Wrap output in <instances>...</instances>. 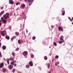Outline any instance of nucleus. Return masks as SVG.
Returning <instances> with one entry per match:
<instances>
[{"mask_svg": "<svg viewBox=\"0 0 73 73\" xmlns=\"http://www.w3.org/2000/svg\"><path fill=\"white\" fill-rule=\"evenodd\" d=\"M18 44H21V42H20V40H18Z\"/></svg>", "mask_w": 73, "mask_h": 73, "instance_id": "2f4dec72", "label": "nucleus"}, {"mask_svg": "<svg viewBox=\"0 0 73 73\" xmlns=\"http://www.w3.org/2000/svg\"><path fill=\"white\" fill-rule=\"evenodd\" d=\"M12 61H13L14 60V58L13 57L12 58Z\"/></svg>", "mask_w": 73, "mask_h": 73, "instance_id": "49530a36", "label": "nucleus"}, {"mask_svg": "<svg viewBox=\"0 0 73 73\" xmlns=\"http://www.w3.org/2000/svg\"><path fill=\"white\" fill-rule=\"evenodd\" d=\"M0 14H2V15L3 14H4V11H1V13H0Z\"/></svg>", "mask_w": 73, "mask_h": 73, "instance_id": "5701e85b", "label": "nucleus"}, {"mask_svg": "<svg viewBox=\"0 0 73 73\" xmlns=\"http://www.w3.org/2000/svg\"><path fill=\"white\" fill-rule=\"evenodd\" d=\"M5 38L7 40H9V36H8L6 35L5 36Z\"/></svg>", "mask_w": 73, "mask_h": 73, "instance_id": "a211bd4d", "label": "nucleus"}, {"mask_svg": "<svg viewBox=\"0 0 73 73\" xmlns=\"http://www.w3.org/2000/svg\"><path fill=\"white\" fill-rule=\"evenodd\" d=\"M50 56H52V54L51 53L50 54Z\"/></svg>", "mask_w": 73, "mask_h": 73, "instance_id": "052dcab7", "label": "nucleus"}, {"mask_svg": "<svg viewBox=\"0 0 73 73\" xmlns=\"http://www.w3.org/2000/svg\"><path fill=\"white\" fill-rule=\"evenodd\" d=\"M16 4L17 5H19V4H20V3H16Z\"/></svg>", "mask_w": 73, "mask_h": 73, "instance_id": "c9c22d12", "label": "nucleus"}, {"mask_svg": "<svg viewBox=\"0 0 73 73\" xmlns=\"http://www.w3.org/2000/svg\"><path fill=\"white\" fill-rule=\"evenodd\" d=\"M33 0H27V2L28 3H29V5L30 6L32 4V3H33Z\"/></svg>", "mask_w": 73, "mask_h": 73, "instance_id": "f257e3e1", "label": "nucleus"}, {"mask_svg": "<svg viewBox=\"0 0 73 73\" xmlns=\"http://www.w3.org/2000/svg\"><path fill=\"white\" fill-rule=\"evenodd\" d=\"M21 7H22L23 8H24L25 7V5L24 4H23L21 5Z\"/></svg>", "mask_w": 73, "mask_h": 73, "instance_id": "2eb2a0df", "label": "nucleus"}, {"mask_svg": "<svg viewBox=\"0 0 73 73\" xmlns=\"http://www.w3.org/2000/svg\"><path fill=\"white\" fill-rule=\"evenodd\" d=\"M6 71V69L5 68L3 70V73H5V71Z\"/></svg>", "mask_w": 73, "mask_h": 73, "instance_id": "a878e982", "label": "nucleus"}, {"mask_svg": "<svg viewBox=\"0 0 73 73\" xmlns=\"http://www.w3.org/2000/svg\"><path fill=\"white\" fill-rule=\"evenodd\" d=\"M14 16H16V14L15 13H14Z\"/></svg>", "mask_w": 73, "mask_h": 73, "instance_id": "69168bd1", "label": "nucleus"}, {"mask_svg": "<svg viewBox=\"0 0 73 73\" xmlns=\"http://www.w3.org/2000/svg\"><path fill=\"white\" fill-rule=\"evenodd\" d=\"M70 45H71V47H72V46H73V44H70Z\"/></svg>", "mask_w": 73, "mask_h": 73, "instance_id": "603ef678", "label": "nucleus"}, {"mask_svg": "<svg viewBox=\"0 0 73 73\" xmlns=\"http://www.w3.org/2000/svg\"><path fill=\"white\" fill-rule=\"evenodd\" d=\"M23 55L25 56H26L28 54V52L27 51H24L23 53Z\"/></svg>", "mask_w": 73, "mask_h": 73, "instance_id": "20e7f679", "label": "nucleus"}, {"mask_svg": "<svg viewBox=\"0 0 73 73\" xmlns=\"http://www.w3.org/2000/svg\"><path fill=\"white\" fill-rule=\"evenodd\" d=\"M26 67L27 69H28V68H29V65H26Z\"/></svg>", "mask_w": 73, "mask_h": 73, "instance_id": "412c9836", "label": "nucleus"}, {"mask_svg": "<svg viewBox=\"0 0 73 73\" xmlns=\"http://www.w3.org/2000/svg\"><path fill=\"white\" fill-rule=\"evenodd\" d=\"M57 62H56L55 64V66H57Z\"/></svg>", "mask_w": 73, "mask_h": 73, "instance_id": "79ce46f5", "label": "nucleus"}, {"mask_svg": "<svg viewBox=\"0 0 73 73\" xmlns=\"http://www.w3.org/2000/svg\"><path fill=\"white\" fill-rule=\"evenodd\" d=\"M62 41H59L58 42V43H59L60 44H62Z\"/></svg>", "mask_w": 73, "mask_h": 73, "instance_id": "c756f323", "label": "nucleus"}, {"mask_svg": "<svg viewBox=\"0 0 73 73\" xmlns=\"http://www.w3.org/2000/svg\"><path fill=\"white\" fill-rule=\"evenodd\" d=\"M5 15H4L3 16V17H1V20H3V19H4V18H5Z\"/></svg>", "mask_w": 73, "mask_h": 73, "instance_id": "ddd939ff", "label": "nucleus"}, {"mask_svg": "<svg viewBox=\"0 0 73 73\" xmlns=\"http://www.w3.org/2000/svg\"><path fill=\"white\" fill-rule=\"evenodd\" d=\"M12 72H13V73H14V72H15V69L13 68L12 70Z\"/></svg>", "mask_w": 73, "mask_h": 73, "instance_id": "bb28decb", "label": "nucleus"}, {"mask_svg": "<svg viewBox=\"0 0 73 73\" xmlns=\"http://www.w3.org/2000/svg\"><path fill=\"white\" fill-rule=\"evenodd\" d=\"M1 35H3V34H4V33H5V31H2L0 33Z\"/></svg>", "mask_w": 73, "mask_h": 73, "instance_id": "f8f14e48", "label": "nucleus"}, {"mask_svg": "<svg viewBox=\"0 0 73 73\" xmlns=\"http://www.w3.org/2000/svg\"><path fill=\"white\" fill-rule=\"evenodd\" d=\"M9 67L10 69H13V67H12V66L11 65H10L9 66Z\"/></svg>", "mask_w": 73, "mask_h": 73, "instance_id": "f3484780", "label": "nucleus"}, {"mask_svg": "<svg viewBox=\"0 0 73 73\" xmlns=\"http://www.w3.org/2000/svg\"><path fill=\"white\" fill-rule=\"evenodd\" d=\"M54 45H55V46H57V43L56 42H54L53 43Z\"/></svg>", "mask_w": 73, "mask_h": 73, "instance_id": "72a5a7b5", "label": "nucleus"}, {"mask_svg": "<svg viewBox=\"0 0 73 73\" xmlns=\"http://www.w3.org/2000/svg\"><path fill=\"white\" fill-rule=\"evenodd\" d=\"M11 54L12 55H13V57H15V52H14V51H13L12 52Z\"/></svg>", "mask_w": 73, "mask_h": 73, "instance_id": "4468645a", "label": "nucleus"}, {"mask_svg": "<svg viewBox=\"0 0 73 73\" xmlns=\"http://www.w3.org/2000/svg\"><path fill=\"white\" fill-rule=\"evenodd\" d=\"M13 65H14V66H16L17 65V64L16 63L13 64Z\"/></svg>", "mask_w": 73, "mask_h": 73, "instance_id": "ea45409f", "label": "nucleus"}, {"mask_svg": "<svg viewBox=\"0 0 73 73\" xmlns=\"http://www.w3.org/2000/svg\"><path fill=\"white\" fill-rule=\"evenodd\" d=\"M9 3L10 4L12 5L14 4V2H13V1L12 0H9Z\"/></svg>", "mask_w": 73, "mask_h": 73, "instance_id": "423d86ee", "label": "nucleus"}, {"mask_svg": "<svg viewBox=\"0 0 73 73\" xmlns=\"http://www.w3.org/2000/svg\"><path fill=\"white\" fill-rule=\"evenodd\" d=\"M4 15H5V16H6V15L7 16H9V15H9V13H6V14H4Z\"/></svg>", "mask_w": 73, "mask_h": 73, "instance_id": "aec40b11", "label": "nucleus"}, {"mask_svg": "<svg viewBox=\"0 0 73 73\" xmlns=\"http://www.w3.org/2000/svg\"><path fill=\"white\" fill-rule=\"evenodd\" d=\"M9 30L11 31V30L12 28H11V26L9 25Z\"/></svg>", "mask_w": 73, "mask_h": 73, "instance_id": "393cba45", "label": "nucleus"}, {"mask_svg": "<svg viewBox=\"0 0 73 73\" xmlns=\"http://www.w3.org/2000/svg\"><path fill=\"white\" fill-rule=\"evenodd\" d=\"M65 11H64L62 13V15H63L64 16V15H65Z\"/></svg>", "mask_w": 73, "mask_h": 73, "instance_id": "b1692460", "label": "nucleus"}, {"mask_svg": "<svg viewBox=\"0 0 73 73\" xmlns=\"http://www.w3.org/2000/svg\"><path fill=\"white\" fill-rule=\"evenodd\" d=\"M24 17H25V20H26V19H27V16H25H25H24Z\"/></svg>", "mask_w": 73, "mask_h": 73, "instance_id": "37998d69", "label": "nucleus"}, {"mask_svg": "<svg viewBox=\"0 0 73 73\" xmlns=\"http://www.w3.org/2000/svg\"><path fill=\"white\" fill-rule=\"evenodd\" d=\"M1 21L2 23H3V24H6V23H7V20H5V19Z\"/></svg>", "mask_w": 73, "mask_h": 73, "instance_id": "39448f33", "label": "nucleus"}, {"mask_svg": "<svg viewBox=\"0 0 73 73\" xmlns=\"http://www.w3.org/2000/svg\"><path fill=\"white\" fill-rule=\"evenodd\" d=\"M60 40V41H62V42H64V36H63L62 35L61 36Z\"/></svg>", "mask_w": 73, "mask_h": 73, "instance_id": "f03ea898", "label": "nucleus"}, {"mask_svg": "<svg viewBox=\"0 0 73 73\" xmlns=\"http://www.w3.org/2000/svg\"><path fill=\"white\" fill-rule=\"evenodd\" d=\"M9 58H7L6 59V60H7V62L8 65L9 64Z\"/></svg>", "mask_w": 73, "mask_h": 73, "instance_id": "dca6fc26", "label": "nucleus"}, {"mask_svg": "<svg viewBox=\"0 0 73 73\" xmlns=\"http://www.w3.org/2000/svg\"><path fill=\"white\" fill-rule=\"evenodd\" d=\"M71 20H73V17H72V19Z\"/></svg>", "mask_w": 73, "mask_h": 73, "instance_id": "338daca9", "label": "nucleus"}, {"mask_svg": "<svg viewBox=\"0 0 73 73\" xmlns=\"http://www.w3.org/2000/svg\"><path fill=\"white\" fill-rule=\"evenodd\" d=\"M43 45H46V42H43Z\"/></svg>", "mask_w": 73, "mask_h": 73, "instance_id": "58836bf2", "label": "nucleus"}, {"mask_svg": "<svg viewBox=\"0 0 73 73\" xmlns=\"http://www.w3.org/2000/svg\"><path fill=\"white\" fill-rule=\"evenodd\" d=\"M2 57V55H0V57Z\"/></svg>", "mask_w": 73, "mask_h": 73, "instance_id": "4d7b16f0", "label": "nucleus"}, {"mask_svg": "<svg viewBox=\"0 0 73 73\" xmlns=\"http://www.w3.org/2000/svg\"><path fill=\"white\" fill-rule=\"evenodd\" d=\"M2 36H5V34H3L1 35Z\"/></svg>", "mask_w": 73, "mask_h": 73, "instance_id": "a19ab883", "label": "nucleus"}, {"mask_svg": "<svg viewBox=\"0 0 73 73\" xmlns=\"http://www.w3.org/2000/svg\"><path fill=\"white\" fill-rule=\"evenodd\" d=\"M68 19H70V20L71 21H72V20L70 19V17H68Z\"/></svg>", "mask_w": 73, "mask_h": 73, "instance_id": "4c0bfd02", "label": "nucleus"}, {"mask_svg": "<svg viewBox=\"0 0 73 73\" xmlns=\"http://www.w3.org/2000/svg\"><path fill=\"white\" fill-rule=\"evenodd\" d=\"M14 64H15V62L14 61H12L11 62V64L12 65H13Z\"/></svg>", "mask_w": 73, "mask_h": 73, "instance_id": "6ab92c4d", "label": "nucleus"}, {"mask_svg": "<svg viewBox=\"0 0 73 73\" xmlns=\"http://www.w3.org/2000/svg\"><path fill=\"white\" fill-rule=\"evenodd\" d=\"M3 66H4V64L3 63H1L0 64V68H2Z\"/></svg>", "mask_w": 73, "mask_h": 73, "instance_id": "6e6552de", "label": "nucleus"}, {"mask_svg": "<svg viewBox=\"0 0 73 73\" xmlns=\"http://www.w3.org/2000/svg\"><path fill=\"white\" fill-rule=\"evenodd\" d=\"M17 37L16 36H14L13 38V39H15Z\"/></svg>", "mask_w": 73, "mask_h": 73, "instance_id": "7c9ffc66", "label": "nucleus"}, {"mask_svg": "<svg viewBox=\"0 0 73 73\" xmlns=\"http://www.w3.org/2000/svg\"><path fill=\"white\" fill-rule=\"evenodd\" d=\"M3 7H2L1 8V9H3Z\"/></svg>", "mask_w": 73, "mask_h": 73, "instance_id": "8fccbe9b", "label": "nucleus"}, {"mask_svg": "<svg viewBox=\"0 0 73 73\" xmlns=\"http://www.w3.org/2000/svg\"><path fill=\"white\" fill-rule=\"evenodd\" d=\"M64 11V9L62 8V11Z\"/></svg>", "mask_w": 73, "mask_h": 73, "instance_id": "5fc2aeb1", "label": "nucleus"}, {"mask_svg": "<svg viewBox=\"0 0 73 73\" xmlns=\"http://www.w3.org/2000/svg\"><path fill=\"white\" fill-rule=\"evenodd\" d=\"M53 25H51V28H53Z\"/></svg>", "mask_w": 73, "mask_h": 73, "instance_id": "3c124183", "label": "nucleus"}, {"mask_svg": "<svg viewBox=\"0 0 73 73\" xmlns=\"http://www.w3.org/2000/svg\"><path fill=\"white\" fill-rule=\"evenodd\" d=\"M23 15L24 16H25V14H23Z\"/></svg>", "mask_w": 73, "mask_h": 73, "instance_id": "774afa93", "label": "nucleus"}, {"mask_svg": "<svg viewBox=\"0 0 73 73\" xmlns=\"http://www.w3.org/2000/svg\"><path fill=\"white\" fill-rule=\"evenodd\" d=\"M44 58L45 60H46L47 59H48V58L46 56H45L44 57Z\"/></svg>", "mask_w": 73, "mask_h": 73, "instance_id": "4be33fe9", "label": "nucleus"}, {"mask_svg": "<svg viewBox=\"0 0 73 73\" xmlns=\"http://www.w3.org/2000/svg\"><path fill=\"white\" fill-rule=\"evenodd\" d=\"M1 46V43L0 42V46Z\"/></svg>", "mask_w": 73, "mask_h": 73, "instance_id": "864d4df0", "label": "nucleus"}, {"mask_svg": "<svg viewBox=\"0 0 73 73\" xmlns=\"http://www.w3.org/2000/svg\"><path fill=\"white\" fill-rule=\"evenodd\" d=\"M22 14H23V15H24V13L23 12H22Z\"/></svg>", "mask_w": 73, "mask_h": 73, "instance_id": "e2e57ef3", "label": "nucleus"}, {"mask_svg": "<svg viewBox=\"0 0 73 73\" xmlns=\"http://www.w3.org/2000/svg\"><path fill=\"white\" fill-rule=\"evenodd\" d=\"M6 46H2V49L3 50H5L6 49Z\"/></svg>", "mask_w": 73, "mask_h": 73, "instance_id": "9d476101", "label": "nucleus"}, {"mask_svg": "<svg viewBox=\"0 0 73 73\" xmlns=\"http://www.w3.org/2000/svg\"><path fill=\"white\" fill-rule=\"evenodd\" d=\"M49 66H50V63H48V64L47 66H48V69H49Z\"/></svg>", "mask_w": 73, "mask_h": 73, "instance_id": "f704fd0d", "label": "nucleus"}, {"mask_svg": "<svg viewBox=\"0 0 73 73\" xmlns=\"http://www.w3.org/2000/svg\"><path fill=\"white\" fill-rule=\"evenodd\" d=\"M31 57L32 58H34V56L33 55H31Z\"/></svg>", "mask_w": 73, "mask_h": 73, "instance_id": "473e14b6", "label": "nucleus"}, {"mask_svg": "<svg viewBox=\"0 0 73 73\" xmlns=\"http://www.w3.org/2000/svg\"><path fill=\"white\" fill-rule=\"evenodd\" d=\"M33 40H35L36 39V36H33L32 38Z\"/></svg>", "mask_w": 73, "mask_h": 73, "instance_id": "c85d7f7f", "label": "nucleus"}, {"mask_svg": "<svg viewBox=\"0 0 73 73\" xmlns=\"http://www.w3.org/2000/svg\"><path fill=\"white\" fill-rule=\"evenodd\" d=\"M13 38H11V41L12 42L13 41Z\"/></svg>", "mask_w": 73, "mask_h": 73, "instance_id": "c03bdc74", "label": "nucleus"}, {"mask_svg": "<svg viewBox=\"0 0 73 73\" xmlns=\"http://www.w3.org/2000/svg\"><path fill=\"white\" fill-rule=\"evenodd\" d=\"M15 34L16 35V36H19V33H18L17 32H16L15 33Z\"/></svg>", "mask_w": 73, "mask_h": 73, "instance_id": "9b49d317", "label": "nucleus"}, {"mask_svg": "<svg viewBox=\"0 0 73 73\" xmlns=\"http://www.w3.org/2000/svg\"><path fill=\"white\" fill-rule=\"evenodd\" d=\"M19 50V48H16V49L15 50V51H18Z\"/></svg>", "mask_w": 73, "mask_h": 73, "instance_id": "cd10ccee", "label": "nucleus"}, {"mask_svg": "<svg viewBox=\"0 0 73 73\" xmlns=\"http://www.w3.org/2000/svg\"><path fill=\"white\" fill-rule=\"evenodd\" d=\"M29 64L31 66H33V62L31 61L29 62Z\"/></svg>", "mask_w": 73, "mask_h": 73, "instance_id": "7ed1b4c3", "label": "nucleus"}, {"mask_svg": "<svg viewBox=\"0 0 73 73\" xmlns=\"http://www.w3.org/2000/svg\"><path fill=\"white\" fill-rule=\"evenodd\" d=\"M26 1H27V0H24V1L25 2H26Z\"/></svg>", "mask_w": 73, "mask_h": 73, "instance_id": "680f3d73", "label": "nucleus"}, {"mask_svg": "<svg viewBox=\"0 0 73 73\" xmlns=\"http://www.w3.org/2000/svg\"><path fill=\"white\" fill-rule=\"evenodd\" d=\"M4 31H5V33L7 32V31H6V30H4Z\"/></svg>", "mask_w": 73, "mask_h": 73, "instance_id": "6e6d98bb", "label": "nucleus"}, {"mask_svg": "<svg viewBox=\"0 0 73 73\" xmlns=\"http://www.w3.org/2000/svg\"><path fill=\"white\" fill-rule=\"evenodd\" d=\"M9 60L10 61H12V59L11 58H10Z\"/></svg>", "mask_w": 73, "mask_h": 73, "instance_id": "de8ad7c7", "label": "nucleus"}, {"mask_svg": "<svg viewBox=\"0 0 73 73\" xmlns=\"http://www.w3.org/2000/svg\"><path fill=\"white\" fill-rule=\"evenodd\" d=\"M58 58V55H56L55 56V58Z\"/></svg>", "mask_w": 73, "mask_h": 73, "instance_id": "e433bc0d", "label": "nucleus"}, {"mask_svg": "<svg viewBox=\"0 0 73 73\" xmlns=\"http://www.w3.org/2000/svg\"><path fill=\"white\" fill-rule=\"evenodd\" d=\"M26 33H28V30L26 29Z\"/></svg>", "mask_w": 73, "mask_h": 73, "instance_id": "a18cd8bd", "label": "nucleus"}, {"mask_svg": "<svg viewBox=\"0 0 73 73\" xmlns=\"http://www.w3.org/2000/svg\"><path fill=\"white\" fill-rule=\"evenodd\" d=\"M57 63L58 64H60V62H57Z\"/></svg>", "mask_w": 73, "mask_h": 73, "instance_id": "13d9d810", "label": "nucleus"}, {"mask_svg": "<svg viewBox=\"0 0 73 73\" xmlns=\"http://www.w3.org/2000/svg\"><path fill=\"white\" fill-rule=\"evenodd\" d=\"M25 18H24V17L23 16V19H25Z\"/></svg>", "mask_w": 73, "mask_h": 73, "instance_id": "0e129e2a", "label": "nucleus"}, {"mask_svg": "<svg viewBox=\"0 0 73 73\" xmlns=\"http://www.w3.org/2000/svg\"><path fill=\"white\" fill-rule=\"evenodd\" d=\"M18 9H19V7H17V8L16 9V10H18Z\"/></svg>", "mask_w": 73, "mask_h": 73, "instance_id": "bf43d9fd", "label": "nucleus"}, {"mask_svg": "<svg viewBox=\"0 0 73 73\" xmlns=\"http://www.w3.org/2000/svg\"><path fill=\"white\" fill-rule=\"evenodd\" d=\"M2 24L1 23H0V27H1V26Z\"/></svg>", "mask_w": 73, "mask_h": 73, "instance_id": "09e8293b", "label": "nucleus"}, {"mask_svg": "<svg viewBox=\"0 0 73 73\" xmlns=\"http://www.w3.org/2000/svg\"><path fill=\"white\" fill-rule=\"evenodd\" d=\"M58 29L59 31H62V32H63V29H62L61 27H59L58 28Z\"/></svg>", "mask_w": 73, "mask_h": 73, "instance_id": "0eeeda50", "label": "nucleus"}, {"mask_svg": "<svg viewBox=\"0 0 73 73\" xmlns=\"http://www.w3.org/2000/svg\"><path fill=\"white\" fill-rule=\"evenodd\" d=\"M9 16H5V20H8V19H9Z\"/></svg>", "mask_w": 73, "mask_h": 73, "instance_id": "1a4fd4ad", "label": "nucleus"}]
</instances>
